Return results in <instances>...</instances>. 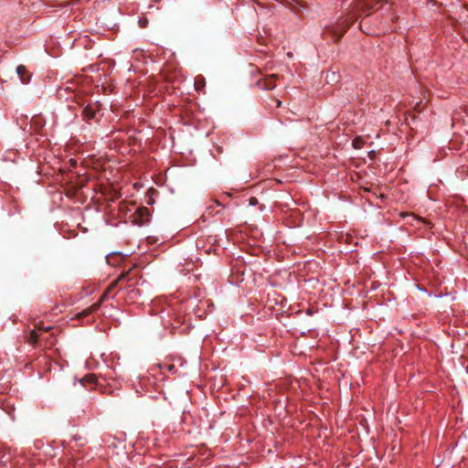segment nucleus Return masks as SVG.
Instances as JSON below:
<instances>
[{"label": "nucleus", "mask_w": 468, "mask_h": 468, "mask_svg": "<svg viewBox=\"0 0 468 468\" xmlns=\"http://www.w3.org/2000/svg\"><path fill=\"white\" fill-rule=\"evenodd\" d=\"M253 1H254L255 3H257V4L259 3V2H258V0H253Z\"/></svg>", "instance_id": "obj_17"}, {"label": "nucleus", "mask_w": 468, "mask_h": 468, "mask_svg": "<svg viewBox=\"0 0 468 468\" xmlns=\"http://www.w3.org/2000/svg\"><path fill=\"white\" fill-rule=\"evenodd\" d=\"M60 90H65L66 93H70L72 89L69 86L64 87V84H60L59 86Z\"/></svg>", "instance_id": "obj_12"}, {"label": "nucleus", "mask_w": 468, "mask_h": 468, "mask_svg": "<svg viewBox=\"0 0 468 468\" xmlns=\"http://www.w3.org/2000/svg\"><path fill=\"white\" fill-rule=\"evenodd\" d=\"M67 109L69 114L64 118L68 121L69 123L78 116L79 112H81L83 118L87 121L93 119L96 115V109L93 106L89 104L82 109L80 107V103L73 100L67 104Z\"/></svg>", "instance_id": "obj_1"}, {"label": "nucleus", "mask_w": 468, "mask_h": 468, "mask_svg": "<svg viewBox=\"0 0 468 468\" xmlns=\"http://www.w3.org/2000/svg\"><path fill=\"white\" fill-rule=\"evenodd\" d=\"M80 383L82 387L93 388L97 383V378L94 374H88L80 379Z\"/></svg>", "instance_id": "obj_9"}, {"label": "nucleus", "mask_w": 468, "mask_h": 468, "mask_svg": "<svg viewBox=\"0 0 468 468\" xmlns=\"http://www.w3.org/2000/svg\"><path fill=\"white\" fill-rule=\"evenodd\" d=\"M352 23L347 18H340L336 23L325 26L323 37L324 38L331 37L335 41H338Z\"/></svg>", "instance_id": "obj_2"}, {"label": "nucleus", "mask_w": 468, "mask_h": 468, "mask_svg": "<svg viewBox=\"0 0 468 468\" xmlns=\"http://www.w3.org/2000/svg\"><path fill=\"white\" fill-rule=\"evenodd\" d=\"M388 0H360L359 7L363 11L379 8Z\"/></svg>", "instance_id": "obj_7"}, {"label": "nucleus", "mask_w": 468, "mask_h": 468, "mask_svg": "<svg viewBox=\"0 0 468 468\" xmlns=\"http://www.w3.org/2000/svg\"><path fill=\"white\" fill-rule=\"evenodd\" d=\"M276 105L277 107H280L282 105V101L280 100H276Z\"/></svg>", "instance_id": "obj_15"}, {"label": "nucleus", "mask_w": 468, "mask_h": 468, "mask_svg": "<svg viewBox=\"0 0 468 468\" xmlns=\"http://www.w3.org/2000/svg\"><path fill=\"white\" fill-rule=\"evenodd\" d=\"M69 164L70 167H74L77 165V160H75L74 158H69Z\"/></svg>", "instance_id": "obj_14"}, {"label": "nucleus", "mask_w": 468, "mask_h": 468, "mask_svg": "<svg viewBox=\"0 0 468 468\" xmlns=\"http://www.w3.org/2000/svg\"><path fill=\"white\" fill-rule=\"evenodd\" d=\"M60 163H62V161H61V160H60ZM63 169H64V168L62 167V164H60V168H59L60 174L62 173Z\"/></svg>", "instance_id": "obj_16"}, {"label": "nucleus", "mask_w": 468, "mask_h": 468, "mask_svg": "<svg viewBox=\"0 0 468 468\" xmlns=\"http://www.w3.org/2000/svg\"><path fill=\"white\" fill-rule=\"evenodd\" d=\"M130 274V271H127V272H123L122 273L118 279H116L114 282H112L109 287L107 288V290L103 292V294L101 296V299L95 303L94 304H92L91 306H90L89 308H86L84 309L81 313L78 314H77V317L78 318H80V317H86L88 315H90V314L96 312L97 310H99L101 304L102 302H104L105 300H107L111 293L112 292V291L116 288L117 284L119 282L122 281L124 278H126L128 275Z\"/></svg>", "instance_id": "obj_3"}, {"label": "nucleus", "mask_w": 468, "mask_h": 468, "mask_svg": "<svg viewBox=\"0 0 468 468\" xmlns=\"http://www.w3.org/2000/svg\"><path fill=\"white\" fill-rule=\"evenodd\" d=\"M16 74L22 83L27 84L31 80V73L27 70L24 65H18L16 67Z\"/></svg>", "instance_id": "obj_8"}, {"label": "nucleus", "mask_w": 468, "mask_h": 468, "mask_svg": "<svg viewBox=\"0 0 468 468\" xmlns=\"http://www.w3.org/2000/svg\"><path fill=\"white\" fill-rule=\"evenodd\" d=\"M249 203L250 206H255L258 204V199L256 197H252L249 199Z\"/></svg>", "instance_id": "obj_13"}, {"label": "nucleus", "mask_w": 468, "mask_h": 468, "mask_svg": "<svg viewBox=\"0 0 468 468\" xmlns=\"http://www.w3.org/2000/svg\"><path fill=\"white\" fill-rule=\"evenodd\" d=\"M364 141L360 137H356L353 141V146L356 149H360L363 146Z\"/></svg>", "instance_id": "obj_10"}, {"label": "nucleus", "mask_w": 468, "mask_h": 468, "mask_svg": "<svg viewBox=\"0 0 468 468\" xmlns=\"http://www.w3.org/2000/svg\"><path fill=\"white\" fill-rule=\"evenodd\" d=\"M278 79H279V75L271 74V75L266 76L265 78L259 80L256 82V85L261 90H271L276 87V81Z\"/></svg>", "instance_id": "obj_5"}, {"label": "nucleus", "mask_w": 468, "mask_h": 468, "mask_svg": "<svg viewBox=\"0 0 468 468\" xmlns=\"http://www.w3.org/2000/svg\"><path fill=\"white\" fill-rule=\"evenodd\" d=\"M134 221L137 224L143 225L149 221L151 218L150 211L147 207H142L137 208V210L133 214Z\"/></svg>", "instance_id": "obj_6"}, {"label": "nucleus", "mask_w": 468, "mask_h": 468, "mask_svg": "<svg viewBox=\"0 0 468 468\" xmlns=\"http://www.w3.org/2000/svg\"><path fill=\"white\" fill-rule=\"evenodd\" d=\"M196 90H199L205 87V80L203 78L197 79L195 82Z\"/></svg>", "instance_id": "obj_11"}, {"label": "nucleus", "mask_w": 468, "mask_h": 468, "mask_svg": "<svg viewBox=\"0 0 468 468\" xmlns=\"http://www.w3.org/2000/svg\"><path fill=\"white\" fill-rule=\"evenodd\" d=\"M54 326L51 324H45L43 321L35 324V328L31 331L28 341L34 345L40 340L46 339L45 335Z\"/></svg>", "instance_id": "obj_4"}]
</instances>
